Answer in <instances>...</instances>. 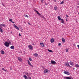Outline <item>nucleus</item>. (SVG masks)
I'll use <instances>...</instances> for the list:
<instances>
[{
	"mask_svg": "<svg viewBox=\"0 0 79 79\" xmlns=\"http://www.w3.org/2000/svg\"><path fill=\"white\" fill-rule=\"evenodd\" d=\"M4 45H5V46H6V47H9L10 46V44L8 42H5V43H4Z\"/></svg>",
	"mask_w": 79,
	"mask_h": 79,
	"instance_id": "f257e3e1",
	"label": "nucleus"
},
{
	"mask_svg": "<svg viewBox=\"0 0 79 79\" xmlns=\"http://www.w3.org/2000/svg\"><path fill=\"white\" fill-rule=\"evenodd\" d=\"M64 73L65 74H67V75H69V74H70V73L69 72L64 71Z\"/></svg>",
	"mask_w": 79,
	"mask_h": 79,
	"instance_id": "f03ea898",
	"label": "nucleus"
},
{
	"mask_svg": "<svg viewBox=\"0 0 79 79\" xmlns=\"http://www.w3.org/2000/svg\"><path fill=\"white\" fill-rule=\"evenodd\" d=\"M51 63L52 64H56V62H55V61H53V60H51Z\"/></svg>",
	"mask_w": 79,
	"mask_h": 79,
	"instance_id": "7ed1b4c3",
	"label": "nucleus"
},
{
	"mask_svg": "<svg viewBox=\"0 0 79 79\" xmlns=\"http://www.w3.org/2000/svg\"><path fill=\"white\" fill-rule=\"evenodd\" d=\"M28 47L30 50H32V48H33V47L31 45H29L28 46Z\"/></svg>",
	"mask_w": 79,
	"mask_h": 79,
	"instance_id": "20e7f679",
	"label": "nucleus"
},
{
	"mask_svg": "<svg viewBox=\"0 0 79 79\" xmlns=\"http://www.w3.org/2000/svg\"><path fill=\"white\" fill-rule=\"evenodd\" d=\"M14 27H15L17 29H18V30H19V27H18L15 24L14 25Z\"/></svg>",
	"mask_w": 79,
	"mask_h": 79,
	"instance_id": "39448f33",
	"label": "nucleus"
},
{
	"mask_svg": "<svg viewBox=\"0 0 79 79\" xmlns=\"http://www.w3.org/2000/svg\"><path fill=\"white\" fill-rule=\"evenodd\" d=\"M27 61L28 62V64L29 65H30V66H31V67H33V65H32V64H31V62H30L29 61V60H27Z\"/></svg>",
	"mask_w": 79,
	"mask_h": 79,
	"instance_id": "423d86ee",
	"label": "nucleus"
},
{
	"mask_svg": "<svg viewBox=\"0 0 79 79\" xmlns=\"http://www.w3.org/2000/svg\"><path fill=\"white\" fill-rule=\"evenodd\" d=\"M17 58L19 61H22V59L21 57H18Z\"/></svg>",
	"mask_w": 79,
	"mask_h": 79,
	"instance_id": "0eeeda50",
	"label": "nucleus"
},
{
	"mask_svg": "<svg viewBox=\"0 0 79 79\" xmlns=\"http://www.w3.org/2000/svg\"><path fill=\"white\" fill-rule=\"evenodd\" d=\"M50 42L51 43H53L54 42V39L53 38H52L51 39Z\"/></svg>",
	"mask_w": 79,
	"mask_h": 79,
	"instance_id": "6e6552de",
	"label": "nucleus"
},
{
	"mask_svg": "<svg viewBox=\"0 0 79 79\" xmlns=\"http://www.w3.org/2000/svg\"><path fill=\"white\" fill-rule=\"evenodd\" d=\"M48 70H47V69H46L44 70V74H46V73H48Z\"/></svg>",
	"mask_w": 79,
	"mask_h": 79,
	"instance_id": "1a4fd4ad",
	"label": "nucleus"
},
{
	"mask_svg": "<svg viewBox=\"0 0 79 79\" xmlns=\"http://www.w3.org/2000/svg\"><path fill=\"white\" fill-rule=\"evenodd\" d=\"M65 66H67V67H68V66H69V63H68V62H65Z\"/></svg>",
	"mask_w": 79,
	"mask_h": 79,
	"instance_id": "9d476101",
	"label": "nucleus"
},
{
	"mask_svg": "<svg viewBox=\"0 0 79 79\" xmlns=\"http://www.w3.org/2000/svg\"><path fill=\"white\" fill-rule=\"evenodd\" d=\"M23 77L25 79H28V78L26 76V75H23Z\"/></svg>",
	"mask_w": 79,
	"mask_h": 79,
	"instance_id": "9b49d317",
	"label": "nucleus"
},
{
	"mask_svg": "<svg viewBox=\"0 0 79 79\" xmlns=\"http://www.w3.org/2000/svg\"><path fill=\"white\" fill-rule=\"evenodd\" d=\"M40 44L41 45V46L42 47H44V43H41Z\"/></svg>",
	"mask_w": 79,
	"mask_h": 79,
	"instance_id": "f8f14e48",
	"label": "nucleus"
},
{
	"mask_svg": "<svg viewBox=\"0 0 79 79\" xmlns=\"http://www.w3.org/2000/svg\"><path fill=\"white\" fill-rule=\"evenodd\" d=\"M60 21H61V23H62L63 24H64V20L63 19H61L60 20Z\"/></svg>",
	"mask_w": 79,
	"mask_h": 79,
	"instance_id": "ddd939ff",
	"label": "nucleus"
},
{
	"mask_svg": "<svg viewBox=\"0 0 79 79\" xmlns=\"http://www.w3.org/2000/svg\"><path fill=\"white\" fill-rule=\"evenodd\" d=\"M62 41L63 43H64L65 42V39L64 38H62Z\"/></svg>",
	"mask_w": 79,
	"mask_h": 79,
	"instance_id": "4468645a",
	"label": "nucleus"
},
{
	"mask_svg": "<svg viewBox=\"0 0 79 79\" xmlns=\"http://www.w3.org/2000/svg\"><path fill=\"white\" fill-rule=\"evenodd\" d=\"M69 63L70 64V65H72V66H73V65H74V64L72 62L70 61V62Z\"/></svg>",
	"mask_w": 79,
	"mask_h": 79,
	"instance_id": "2eb2a0df",
	"label": "nucleus"
},
{
	"mask_svg": "<svg viewBox=\"0 0 79 79\" xmlns=\"http://www.w3.org/2000/svg\"><path fill=\"white\" fill-rule=\"evenodd\" d=\"M1 54H4L5 53V52L3 50H1Z\"/></svg>",
	"mask_w": 79,
	"mask_h": 79,
	"instance_id": "dca6fc26",
	"label": "nucleus"
},
{
	"mask_svg": "<svg viewBox=\"0 0 79 79\" xmlns=\"http://www.w3.org/2000/svg\"><path fill=\"white\" fill-rule=\"evenodd\" d=\"M57 18L58 19H59V20H60V21L61 19V17H60V16H58Z\"/></svg>",
	"mask_w": 79,
	"mask_h": 79,
	"instance_id": "f3484780",
	"label": "nucleus"
},
{
	"mask_svg": "<svg viewBox=\"0 0 79 79\" xmlns=\"http://www.w3.org/2000/svg\"><path fill=\"white\" fill-rule=\"evenodd\" d=\"M75 66L76 68H79V65H78V64H75Z\"/></svg>",
	"mask_w": 79,
	"mask_h": 79,
	"instance_id": "a211bd4d",
	"label": "nucleus"
},
{
	"mask_svg": "<svg viewBox=\"0 0 79 79\" xmlns=\"http://www.w3.org/2000/svg\"><path fill=\"white\" fill-rule=\"evenodd\" d=\"M54 9L55 10H57L58 8L57 7V6H55L54 7Z\"/></svg>",
	"mask_w": 79,
	"mask_h": 79,
	"instance_id": "6ab92c4d",
	"label": "nucleus"
},
{
	"mask_svg": "<svg viewBox=\"0 0 79 79\" xmlns=\"http://www.w3.org/2000/svg\"><path fill=\"white\" fill-rule=\"evenodd\" d=\"M48 52H51V53H53V51L51 50L48 49Z\"/></svg>",
	"mask_w": 79,
	"mask_h": 79,
	"instance_id": "aec40b11",
	"label": "nucleus"
},
{
	"mask_svg": "<svg viewBox=\"0 0 79 79\" xmlns=\"http://www.w3.org/2000/svg\"><path fill=\"white\" fill-rule=\"evenodd\" d=\"M65 79H71V78H70L68 77H65Z\"/></svg>",
	"mask_w": 79,
	"mask_h": 79,
	"instance_id": "412c9836",
	"label": "nucleus"
},
{
	"mask_svg": "<svg viewBox=\"0 0 79 79\" xmlns=\"http://www.w3.org/2000/svg\"><path fill=\"white\" fill-rule=\"evenodd\" d=\"M10 48H11V49H12L13 50L14 49V46H12L11 47H10Z\"/></svg>",
	"mask_w": 79,
	"mask_h": 79,
	"instance_id": "4be33fe9",
	"label": "nucleus"
},
{
	"mask_svg": "<svg viewBox=\"0 0 79 79\" xmlns=\"http://www.w3.org/2000/svg\"><path fill=\"white\" fill-rule=\"evenodd\" d=\"M2 25L3 27H6V25L3 23L2 24Z\"/></svg>",
	"mask_w": 79,
	"mask_h": 79,
	"instance_id": "5701e85b",
	"label": "nucleus"
},
{
	"mask_svg": "<svg viewBox=\"0 0 79 79\" xmlns=\"http://www.w3.org/2000/svg\"><path fill=\"white\" fill-rule=\"evenodd\" d=\"M2 70H3V71H5V72H6L7 71L4 68H2Z\"/></svg>",
	"mask_w": 79,
	"mask_h": 79,
	"instance_id": "b1692460",
	"label": "nucleus"
},
{
	"mask_svg": "<svg viewBox=\"0 0 79 79\" xmlns=\"http://www.w3.org/2000/svg\"><path fill=\"white\" fill-rule=\"evenodd\" d=\"M0 32H3V30H2L1 28H0Z\"/></svg>",
	"mask_w": 79,
	"mask_h": 79,
	"instance_id": "393cba45",
	"label": "nucleus"
},
{
	"mask_svg": "<svg viewBox=\"0 0 79 79\" xmlns=\"http://www.w3.org/2000/svg\"><path fill=\"white\" fill-rule=\"evenodd\" d=\"M36 13L37 14H38V15H40L41 16H42L41 15V14H40V13H39V12H38V11H37Z\"/></svg>",
	"mask_w": 79,
	"mask_h": 79,
	"instance_id": "a878e982",
	"label": "nucleus"
},
{
	"mask_svg": "<svg viewBox=\"0 0 79 79\" xmlns=\"http://www.w3.org/2000/svg\"><path fill=\"white\" fill-rule=\"evenodd\" d=\"M34 55H35V56H38V54L37 53H35Z\"/></svg>",
	"mask_w": 79,
	"mask_h": 79,
	"instance_id": "bb28decb",
	"label": "nucleus"
},
{
	"mask_svg": "<svg viewBox=\"0 0 79 79\" xmlns=\"http://www.w3.org/2000/svg\"><path fill=\"white\" fill-rule=\"evenodd\" d=\"M29 59L30 61H32V58H31V57H29Z\"/></svg>",
	"mask_w": 79,
	"mask_h": 79,
	"instance_id": "cd10ccee",
	"label": "nucleus"
},
{
	"mask_svg": "<svg viewBox=\"0 0 79 79\" xmlns=\"http://www.w3.org/2000/svg\"><path fill=\"white\" fill-rule=\"evenodd\" d=\"M25 17H27V18H29V16L27 15H25Z\"/></svg>",
	"mask_w": 79,
	"mask_h": 79,
	"instance_id": "c85d7f7f",
	"label": "nucleus"
},
{
	"mask_svg": "<svg viewBox=\"0 0 79 79\" xmlns=\"http://www.w3.org/2000/svg\"><path fill=\"white\" fill-rule=\"evenodd\" d=\"M58 45H59V46H61V43H59Z\"/></svg>",
	"mask_w": 79,
	"mask_h": 79,
	"instance_id": "c756f323",
	"label": "nucleus"
},
{
	"mask_svg": "<svg viewBox=\"0 0 79 79\" xmlns=\"http://www.w3.org/2000/svg\"><path fill=\"white\" fill-rule=\"evenodd\" d=\"M63 3H64V2L63 1H62L60 3V4H63Z\"/></svg>",
	"mask_w": 79,
	"mask_h": 79,
	"instance_id": "7c9ffc66",
	"label": "nucleus"
},
{
	"mask_svg": "<svg viewBox=\"0 0 79 79\" xmlns=\"http://www.w3.org/2000/svg\"><path fill=\"white\" fill-rule=\"evenodd\" d=\"M9 21H11V22H12V19H9Z\"/></svg>",
	"mask_w": 79,
	"mask_h": 79,
	"instance_id": "2f4dec72",
	"label": "nucleus"
},
{
	"mask_svg": "<svg viewBox=\"0 0 79 79\" xmlns=\"http://www.w3.org/2000/svg\"><path fill=\"white\" fill-rule=\"evenodd\" d=\"M2 24H0V28H1V27H2Z\"/></svg>",
	"mask_w": 79,
	"mask_h": 79,
	"instance_id": "473e14b6",
	"label": "nucleus"
},
{
	"mask_svg": "<svg viewBox=\"0 0 79 79\" xmlns=\"http://www.w3.org/2000/svg\"><path fill=\"white\" fill-rule=\"evenodd\" d=\"M66 52H68V49H66Z\"/></svg>",
	"mask_w": 79,
	"mask_h": 79,
	"instance_id": "72a5a7b5",
	"label": "nucleus"
},
{
	"mask_svg": "<svg viewBox=\"0 0 79 79\" xmlns=\"http://www.w3.org/2000/svg\"><path fill=\"white\" fill-rule=\"evenodd\" d=\"M41 3H43V0H41Z\"/></svg>",
	"mask_w": 79,
	"mask_h": 79,
	"instance_id": "f704fd0d",
	"label": "nucleus"
},
{
	"mask_svg": "<svg viewBox=\"0 0 79 79\" xmlns=\"http://www.w3.org/2000/svg\"><path fill=\"white\" fill-rule=\"evenodd\" d=\"M28 24H29V25H31V23L29 22H28Z\"/></svg>",
	"mask_w": 79,
	"mask_h": 79,
	"instance_id": "c9c22d12",
	"label": "nucleus"
},
{
	"mask_svg": "<svg viewBox=\"0 0 79 79\" xmlns=\"http://www.w3.org/2000/svg\"><path fill=\"white\" fill-rule=\"evenodd\" d=\"M10 70H12V69H12V68H10Z\"/></svg>",
	"mask_w": 79,
	"mask_h": 79,
	"instance_id": "e433bc0d",
	"label": "nucleus"
},
{
	"mask_svg": "<svg viewBox=\"0 0 79 79\" xmlns=\"http://www.w3.org/2000/svg\"><path fill=\"white\" fill-rule=\"evenodd\" d=\"M66 17H67V18H68V17H69V16H68V15H66Z\"/></svg>",
	"mask_w": 79,
	"mask_h": 79,
	"instance_id": "4c0bfd02",
	"label": "nucleus"
},
{
	"mask_svg": "<svg viewBox=\"0 0 79 79\" xmlns=\"http://www.w3.org/2000/svg\"><path fill=\"white\" fill-rule=\"evenodd\" d=\"M19 35L20 36H21V34H20V33H19Z\"/></svg>",
	"mask_w": 79,
	"mask_h": 79,
	"instance_id": "58836bf2",
	"label": "nucleus"
},
{
	"mask_svg": "<svg viewBox=\"0 0 79 79\" xmlns=\"http://www.w3.org/2000/svg\"><path fill=\"white\" fill-rule=\"evenodd\" d=\"M34 10L35 11V12H37V10Z\"/></svg>",
	"mask_w": 79,
	"mask_h": 79,
	"instance_id": "ea45409f",
	"label": "nucleus"
},
{
	"mask_svg": "<svg viewBox=\"0 0 79 79\" xmlns=\"http://www.w3.org/2000/svg\"><path fill=\"white\" fill-rule=\"evenodd\" d=\"M77 47L78 48V49H79V45H77Z\"/></svg>",
	"mask_w": 79,
	"mask_h": 79,
	"instance_id": "a19ab883",
	"label": "nucleus"
},
{
	"mask_svg": "<svg viewBox=\"0 0 79 79\" xmlns=\"http://www.w3.org/2000/svg\"><path fill=\"white\" fill-rule=\"evenodd\" d=\"M53 1H54V2H56V0H53Z\"/></svg>",
	"mask_w": 79,
	"mask_h": 79,
	"instance_id": "79ce46f5",
	"label": "nucleus"
},
{
	"mask_svg": "<svg viewBox=\"0 0 79 79\" xmlns=\"http://www.w3.org/2000/svg\"><path fill=\"white\" fill-rule=\"evenodd\" d=\"M12 23H15V22L12 21Z\"/></svg>",
	"mask_w": 79,
	"mask_h": 79,
	"instance_id": "37998d69",
	"label": "nucleus"
},
{
	"mask_svg": "<svg viewBox=\"0 0 79 79\" xmlns=\"http://www.w3.org/2000/svg\"><path fill=\"white\" fill-rule=\"evenodd\" d=\"M29 79H31V77H29Z\"/></svg>",
	"mask_w": 79,
	"mask_h": 79,
	"instance_id": "c03bdc74",
	"label": "nucleus"
},
{
	"mask_svg": "<svg viewBox=\"0 0 79 79\" xmlns=\"http://www.w3.org/2000/svg\"><path fill=\"white\" fill-rule=\"evenodd\" d=\"M25 73L27 74H28V73Z\"/></svg>",
	"mask_w": 79,
	"mask_h": 79,
	"instance_id": "a18cd8bd",
	"label": "nucleus"
},
{
	"mask_svg": "<svg viewBox=\"0 0 79 79\" xmlns=\"http://www.w3.org/2000/svg\"><path fill=\"white\" fill-rule=\"evenodd\" d=\"M23 23H26V22H23Z\"/></svg>",
	"mask_w": 79,
	"mask_h": 79,
	"instance_id": "49530a36",
	"label": "nucleus"
},
{
	"mask_svg": "<svg viewBox=\"0 0 79 79\" xmlns=\"http://www.w3.org/2000/svg\"><path fill=\"white\" fill-rule=\"evenodd\" d=\"M66 21H68V20L67 19H66Z\"/></svg>",
	"mask_w": 79,
	"mask_h": 79,
	"instance_id": "de8ad7c7",
	"label": "nucleus"
},
{
	"mask_svg": "<svg viewBox=\"0 0 79 79\" xmlns=\"http://www.w3.org/2000/svg\"><path fill=\"white\" fill-rule=\"evenodd\" d=\"M75 69L74 68H73V70H74Z\"/></svg>",
	"mask_w": 79,
	"mask_h": 79,
	"instance_id": "09e8293b",
	"label": "nucleus"
},
{
	"mask_svg": "<svg viewBox=\"0 0 79 79\" xmlns=\"http://www.w3.org/2000/svg\"><path fill=\"white\" fill-rule=\"evenodd\" d=\"M69 66L70 68H71V66L70 65Z\"/></svg>",
	"mask_w": 79,
	"mask_h": 79,
	"instance_id": "8fccbe9b",
	"label": "nucleus"
},
{
	"mask_svg": "<svg viewBox=\"0 0 79 79\" xmlns=\"http://www.w3.org/2000/svg\"><path fill=\"white\" fill-rule=\"evenodd\" d=\"M46 5H47V4H46Z\"/></svg>",
	"mask_w": 79,
	"mask_h": 79,
	"instance_id": "3c124183",
	"label": "nucleus"
},
{
	"mask_svg": "<svg viewBox=\"0 0 79 79\" xmlns=\"http://www.w3.org/2000/svg\"><path fill=\"white\" fill-rule=\"evenodd\" d=\"M78 15H79V13L78 14Z\"/></svg>",
	"mask_w": 79,
	"mask_h": 79,
	"instance_id": "603ef678",
	"label": "nucleus"
}]
</instances>
